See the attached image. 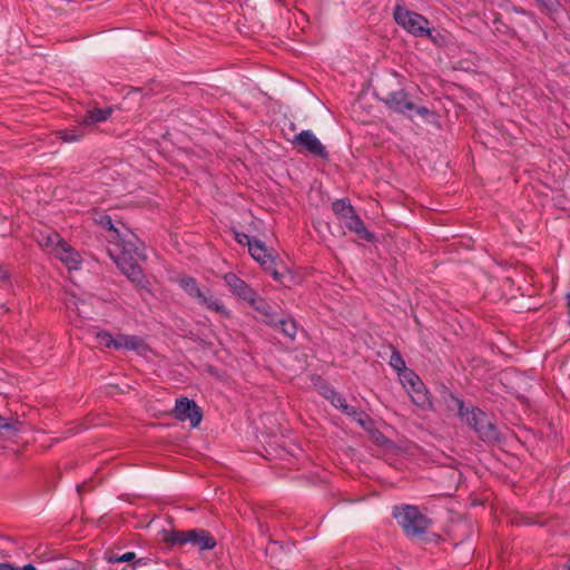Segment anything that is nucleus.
<instances>
[{"label":"nucleus","mask_w":570,"mask_h":570,"mask_svg":"<svg viewBox=\"0 0 570 570\" xmlns=\"http://www.w3.org/2000/svg\"><path fill=\"white\" fill-rule=\"evenodd\" d=\"M116 238L117 254L115 262L117 266L132 283L141 284L144 281V273L141 267L138 265V261L146 258L142 244L132 234L127 235L126 237H121L119 235V237Z\"/></svg>","instance_id":"nucleus-1"},{"label":"nucleus","mask_w":570,"mask_h":570,"mask_svg":"<svg viewBox=\"0 0 570 570\" xmlns=\"http://www.w3.org/2000/svg\"><path fill=\"white\" fill-rule=\"evenodd\" d=\"M458 406V414L461 420L475 431L479 438L485 442L499 440V432L495 425L489 421L488 415L478 407H466L461 399L452 397Z\"/></svg>","instance_id":"nucleus-2"},{"label":"nucleus","mask_w":570,"mask_h":570,"mask_svg":"<svg viewBox=\"0 0 570 570\" xmlns=\"http://www.w3.org/2000/svg\"><path fill=\"white\" fill-rule=\"evenodd\" d=\"M392 514L409 538L423 535L431 524V520L415 505L403 504L394 507Z\"/></svg>","instance_id":"nucleus-3"},{"label":"nucleus","mask_w":570,"mask_h":570,"mask_svg":"<svg viewBox=\"0 0 570 570\" xmlns=\"http://www.w3.org/2000/svg\"><path fill=\"white\" fill-rule=\"evenodd\" d=\"M166 542L174 547L190 544L198 550H212L216 547V539L204 529H191L187 531L173 530L166 533Z\"/></svg>","instance_id":"nucleus-4"},{"label":"nucleus","mask_w":570,"mask_h":570,"mask_svg":"<svg viewBox=\"0 0 570 570\" xmlns=\"http://www.w3.org/2000/svg\"><path fill=\"white\" fill-rule=\"evenodd\" d=\"M332 210L338 218L341 223L354 234L357 235L361 239L366 242L374 240V234L367 230L364 223L356 214L354 207L351 205L347 199H337L332 204Z\"/></svg>","instance_id":"nucleus-5"},{"label":"nucleus","mask_w":570,"mask_h":570,"mask_svg":"<svg viewBox=\"0 0 570 570\" xmlns=\"http://www.w3.org/2000/svg\"><path fill=\"white\" fill-rule=\"evenodd\" d=\"M393 17L395 22L412 36L432 38L430 21L424 16L396 4Z\"/></svg>","instance_id":"nucleus-6"},{"label":"nucleus","mask_w":570,"mask_h":570,"mask_svg":"<svg viewBox=\"0 0 570 570\" xmlns=\"http://www.w3.org/2000/svg\"><path fill=\"white\" fill-rule=\"evenodd\" d=\"M291 142L293 146L297 147L301 153L304 151L322 159L328 158V153L325 146L312 130H302L299 134L294 136Z\"/></svg>","instance_id":"nucleus-7"},{"label":"nucleus","mask_w":570,"mask_h":570,"mask_svg":"<svg viewBox=\"0 0 570 570\" xmlns=\"http://www.w3.org/2000/svg\"><path fill=\"white\" fill-rule=\"evenodd\" d=\"M174 415L179 421H189L193 428L198 426L203 419L199 406L187 397L176 400Z\"/></svg>","instance_id":"nucleus-8"},{"label":"nucleus","mask_w":570,"mask_h":570,"mask_svg":"<svg viewBox=\"0 0 570 570\" xmlns=\"http://www.w3.org/2000/svg\"><path fill=\"white\" fill-rule=\"evenodd\" d=\"M384 105L392 111L405 114L414 109L413 102L404 90L392 91L383 99Z\"/></svg>","instance_id":"nucleus-9"},{"label":"nucleus","mask_w":570,"mask_h":570,"mask_svg":"<svg viewBox=\"0 0 570 570\" xmlns=\"http://www.w3.org/2000/svg\"><path fill=\"white\" fill-rule=\"evenodd\" d=\"M223 279L235 296L239 297L245 302H248V299L253 298L255 291L236 274L226 273L223 276Z\"/></svg>","instance_id":"nucleus-10"},{"label":"nucleus","mask_w":570,"mask_h":570,"mask_svg":"<svg viewBox=\"0 0 570 570\" xmlns=\"http://www.w3.org/2000/svg\"><path fill=\"white\" fill-rule=\"evenodd\" d=\"M55 257L61 261L68 269H77L81 263L79 253L65 239L53 253Z\"/></svg>","instance_id":"nucleus-11"},{"label":"nucleus","mask_w":570,"mask_h":570,"mask_svg":"<svg viewBox=\"0 0 570 570\" xmlns=\"http://www.w3.org/2000/svg\"><path fill=\"white\" fill-rule=\"evenodd\" d=\"M197 303L204 308L214 312L223 317H230V311L225 306V304L220 299L215 297L207 288H205L200 297H198Z\"/></svg>","instance_id":"nucleus-12"},{"label":"nucleus","mask_w":570,"mask_h":570,"mask_svg":"<svg viewBox=\"0 0 570 570\" xmlns=\"http://www.w3.org/2000/svg\"><path fill=\"white\" fill-rule=\"evenodd\" d=\"M247 303L263 317L266 324L276 326L275 309L267 301L255 292L253 298Z\"/></svg>","instance_id":"nucleus-13"},{"label":"nucleus","mask_w":570,"mask_h":570,"mask_svg":"<svg viewBox=\"0 0 570 570\" xmlns=\"http://www.w3.org/2000/svg\"><path fill=\"white\" fill-rule=\"evenodd\" d=\"M406 392L416 406L421 409H429L431 406V399L422 380H420V385L415 384V386L409 389Z\"/></svg>","instance_id":"nucleus-14"},{"label":"nucleus","mask_w":570,"mask_h":570,"mask_svg":"<svg viewBox=\"0 0 570 570\" xmlns=\"http://www.w3.org/2000/svg\"><path fill=\"white\" fill-rule=\"evenodd\" d=\"M248 252L256 262L263 267L268 268V265L272 263V256L267 253V248L263 242L254 239V242L249 244Z\"/></svg>","instance_id":"nucleus-15"},{"label":"nucleus","mask_w":570,"mask_h":570,"mask_svg":"<svg viewBox=\"0 0 570 570\" xmlns=\"http://www.w3.org/2000/svg\"><path fill=\"white\" fill-rule=\"evenodd\" d=\"M115 342V350L139 351L144 347V341L136 335L119 334Z\"/></svg>","instance_id":"nucleus-16"},{"label":"nucleus","mask_w":570,"mask_h":570,"mask_svg":"<svg viewBox=\"0 0 570 570\" xmlns=\"http://www.w3.org/2000/svg\"><path fill=\"white\" fill-rule=\"evenodd\" d=\"M85 125H80L77 127H70L63 130H59L56 132L57 137L61 139L63 142H77L86 135Z\"/></svg>","instance_id":"nucleus-17"},{"label":"nucleus","mask_w":570,"mask_h":570,"mask_svg":"<svg viewBox=\"0 0 570 570\" xmlns=\"http://www.w3.org/2000/svg\"><path fill=\"white\" fill-rule=\"evenodd\" d=\"M111 108H95L89 110L82 119V125L91 126L94 124L106 121L111 116Z\"/></svg>","instance_id":"nucleus-18"},{"label":"nucleus","mask_w":570,"mask_h":570,"mask_svg":"<svg viewBox=\"0 0 570 570\" xmlns=\"http://www.w3.org/2000/svg\"><path fill=\"white\" fill-rule=\"evenodd\" d=\"M178 283H179L180 287L185 291V293L189 297H191L196 301L198 299V297H200V295L205 291L199 286L198 282L193 277L184 276V277L179 278Z\"/></svg>","instance_id":"nucleus-19"},{"label":"nucleus","mask_w":570,"mask_h":570,"mask_svg":"<svg viewBox=\"0 0 570 570\" xmlns=\"http://www.w3.org/2000/svg\"><path fill=\"white\" fill-rule=\"evenodd\" d=\"M62 240L63 239L59 236V234L55 232L40 234V236L38 237L39 245L41 247L47 248L51 254L55 253V250L59 247Z\"/></svg>","instance_id":"nucleus-20"},{"label":"nucleus","mask_w":570,"mask_h":570,"mask_svg":"<svg viewBox=\"0 0 570 570\" xmlns=\"http://www.w3.org/2000/svg\"><path fill=\"white\" fill-rule=\"evenodd\" d=\"M279 325L282 333L291 338L294 340L297 334V325L294 320L287 318V320H276V326Z\"/></svg>","instance_id":"nucleus-21"},{"label":"nucleus","mask_w":570,"mask_h":570,"mask_svg":"<svg viewBox=\"0 0 570 570\" xmlns=\"http://www.w3.org/2000/svg\"><path fill=\"white\" fill-rule=\"evenodd\" d=\"M399 379L401 381L402 386L405 389V391L415 386V384L420 385V380H421L419 377V375L411 368H409L407 371H404V373H402L399 376Z\"/></svg>","instance_id":"nucleus-22"},{"label":"nucleus","mask_w":570,"mask_h":570,"mask_svg":"<svg viewBox=\"0 0 570 570\" xmlns=\"http://www.w3.org/2000/svg\"><path fill=\"white\" fill-rule=\"evenodd\" d=\"M389 364L391 367H393L396 371L399 376L402 373H404V371L409 370L406 367L405 361L403 360L402 355L396 350H393V352L390 356Z\"/></svg>","instance_id":"nucleus-23"},{"label":"nucleus","mask_w":570,"mask_h":570,"mask_svg":"<svg viewBox=\"0 0 570 570\" xmlns=\"http://www.w3.org/2000/svg\"><path fill=\"white\" fill-rule=\"evenodd\" d=\"M96 338L99 345L107 348H115V337L109 332H98Z\"/></svg>","instance_id":"nucleus-24"},{"label":"nucleus","mask_w":570,"mask_h":570,"mask_svg":"<svg viewBox=\"0 0 570 570\" xmlns=\"http://www.w3.org/2000/svg\"><path fill=\"white\" fill-rule=\"evenodd\" d=\"M541 7L546 10L549 14H557L560 9L561 4L558 0H537Z\"/></svg>","instance_id":"nucleus-25"},{"label":"nucleus","mask_w":570,"mask_h":570,"mask_svg":"<svg viewBox=\"0 0 570 570\" xmlns=\"http://www.w3.org/2000/svg\"><path fill=\"white\" fill-rule=\"evenodd\" d=\"M344 414L353 417L361 426H365L367 415L364 412L358 411L355 407L348 406V410L345 411Z\"/></svg>","instance_id":"nucleus-26"},{"label":"nucleus","mask_w":570,"mask_h":570,"mask_svg":"<svg viewBox=\"0 0 570 570\" xmlns=\"http://www.w3.org/2000/svg\"><path fill=\"white\" fill-rule=\"evenodd\" d=\"M136 558L135 552H126L121 556H110L108 561L111 563L129 562Z\"/></svg>","instance_id":"nucleus-27"},{"label":"nucleus","mask_w":570,"mask_h":570,"mask_svg":"<svg viewBox=\"0 0 570 570\" xmlns=\"http://www.w3.org/2000/svg\"><path fill=\"white\" fill-rule=\"evenodd\" d=\"M331 404H332L334 407H336V409L341 410L343 413H344L345 411H347V410H348V406H350V405L347 404L346 400H345V399H344L340 393H337V394L332 399Z\"/></svg>","instance_id":"nucleus-28"},{"label":"nucleus","mask_w":570,"mask_h":570,"mask_svg":"<svg viewBox=\"0 0 570 570\" xmlns=\"http://www.w3.org/2000/svg\"><path fill=\"white\" fill-rule=\"evenodd\" d=\"M100 225H101L104 228H106V229H108V230H110V232H114V233H115V235H116V237H119L120 232H119V229H118V228H116V227H115V225H114L112 219H111V217H110V216H104V217H101V218H100Z\"/></svg>","instance_id":"nucleus-29"},{"label":"nucleus","mask_w":570,"mask_h":570,"mask_svg":"<svg viewBox=\"0 0 570 570\" xmlns=\"http://www.w3.org/2000/svg\"><path fill=\"white\" fill-rule=\"evenodd\" d=\"M234 238L235 240L240 245H247L249 247V244L254 242L255 238H252L249 235L234 230Z\"/></svg>","instance_id":"nucleus-30"},{"label":"nucleus","mask_w":570,"mask_h":570,"mask_svg":"<svg viewBox=\"0 0 570 570\" xmlns=\"http://www.w3.org/2000/svg\"><path fill=\"white\" fill-rule=\"evenodd\" d=\"M0 570H31V564H24L22 567H13L9 563H0Z\"/></svg>","instance_id":"nucleus-31"},{"label":"nucleus","mask_w":570,"mask_h":570,"mask_svg":"<svg viewBox=\"0 0 570 570\" xmlns=\"http://www.w3.org/2000/svg\"><path fill=\"white\" fill-rule=\"evenodd\" d=\"M337 394V392L333 389V387H330V386H326L324 389V392H323V395L325 396V399H327L330 402H332V399Z\"/></svg>","instance_id":"nucleus-32"},{"label":"nucleus","mask_w":570,"mask_h":570,"mask_svg":"<svg viewBox=\"0 0 570 570\" xmlns=\"http://www.w3.org/2000/svg\"><path fill=\"white\" fill-rule=\"evenodd\" d=\"M337 394V392L333 389V387H330V386H326L324 389V392H323V395L325 396V399H327L330 402H332V399Z\"/></svg>","instance_id":"nucleus-33"},{"label":"nucleus","mask_w":570,"mask_h":570,"mask_svg":"<svg viewBox=\"0 0 570 570\" xmlns=\"http://www.w3.org/2000/svg\"><path fill=\"white\" fill-rule=\"evenodd\" d=\"M416 112L421 116H426L430 114V110L426 107H419L416 108Z\"/></svg>","instance_id":"nucleus-34"},{"label":"nucleus","mask_w":570,"mask_h":570,"mask_svg":"<svg viewBox=\"0 0 570 570\" xmlns=\"http://www.w3.org/2000/svg\"><path fill=\"white\" fill-rule=\"evenodd\" d=\"M0 428H9V424L4 422L2 416H0Z\"/></svg>","instance_id":"nucleus-35"},{"label":"nucleus","mask_w":570,"mask_h":570,"mask_svg":"<svg viewBox=\"0 0 570 570\" xmlns=\"http://www.w3.org/2000/svg\"><path fill=\"white\" fill-rule=\"evenodd\" d=\"M273 276H274L275 279H278V273L277 272H274Z\"/></svg>","instance_id":"nucleus-36"},{"label":"nucleus","mask_w":570,"mask_h":570,"mask_svg":"<svg viewBox=\"0 0 570 570\" xmlns=\"http://www.w3.org/2000/svg\"><path fill=\"white\" fill-rule=\"evenodd\" d=\"M567 570H570V557H569V560L567 562Z\"/></svg>","instance_id":"nucleus-37"},{"label":"nucleus","mask_w":570,"mask_h":570,"mask_svg":"<svg viewBox=\"0 0 570 570\" xmlns=\"http://www.w3.org/2000/svg\"><path fill=\"white\" fill-rule=\"evenodd\" d=\"M31 570H37V569L31 564Z\"/></svg>","instance_id":"nucleus-38"}]
</instances>
